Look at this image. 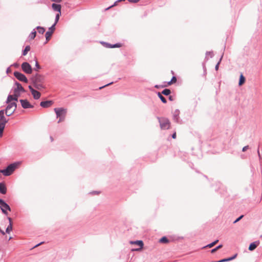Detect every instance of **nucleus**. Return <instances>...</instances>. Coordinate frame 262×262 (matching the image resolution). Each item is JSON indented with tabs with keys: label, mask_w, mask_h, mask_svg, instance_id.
Here are the masks:
<instances>
[{
	"label": "nucleus",
	"mask_w": 262,
	"mask_h": 262,
	"mask_svg": "<svg viewBox=\"0 0 262 262\" xmlns=\"http://www.w3.org/2000/svg\"><path fill=\"white\" fill-rule=\"evenodd\" d=\"M60 16H61V13H58L57 14H56V16H55V18L54 23L52 25H54V26H56V25L57 24V23L59 21V17H60Z\"/></svg>",
	"instance_id": "33"
},
{
	"label": "nucleus",
	"mask_w": 262,
	"mask_h": 262,
	"mask_svg": "<svg viewBox=\"0 0 262 262\" xmlns=\"http://www.w3.org/2000/svg\"><path fill=\"white\" fill-rule=\"evenodd\" d=\"M7 220L9 221V224H10V223L11 224H12V219L9 217V216H7Z\"/></svg>",
	"instance_id": "46"
},
{
	"label": "nucleus",
	"mask_w": 262,
	"mask_h": 262,
	"mask_svg": "<svg viewBox=\"0 0 262 262\" xmlns=\"http://www.w3.org/2000/svg\"><path fill=\"white\" fill-rule=\"evenodd\" d=\"M177 80V77L175 76H173L170 80V83H174Z\"/></svg>",
	"instance_id": "39"
},
{
	"label": "nucleus",
	"mask_w": 262,
	"mask_h": 262,
	"mask_svg": "<svg viewBox=\"0 0 262 262\" xmlns=\"http://www.w3.org/2000/svg\"><path fill=\"white\" fill-rule=\"evenodd\" d=\"M14 76L15 77L18 79V80L25 82L28 83V80L26 76L23 73L18 72V71H15L13 73Z\"/></svg>",
	"instance_id": "8"
},
{
	"label": "nucleus",
	"mask_w": 262,
	"mask_h": 262,
	"mask_svg": "<svg viewBox=\"0 0 262 262\" xmlns=\"http://www.w3.org/2000/svg\"><path fill=\"white\" fill-rule=\"evenodd\" d=\"M35 29H36V30H37L38 32L41 34H43L46 31L45 28L44 27H41V26H37L35 28Z\"/></svg>",
	"instance_id": "26"
},
{
	"label": "nucleus",
	"mask_w": 262,
	"mask_h": 262,
	"mask_svg": "<svg viewBox=\"0 0 262 262\" xmlns=\"http://www.w3.org/2000/svg\"><path fill=\"white\" fill-rule=\"evenodd\" d=\"M4 123H1L0 124V137H2L3 136L4 130L5 127V125H4Z\"/></svg>",
	"instance_id": "30"
},
{
	"label": "nucleus",
	"mask_w": 262,
	"mask_h": 262,
	"mask_svg": "<svg viewBox=\"0 0 262 262\" xmlns=\"http://www.w3.org/2000/svg\"><path fill=\"white\" fill-rule=\"evenodd\" d=\"M11 238H12V237H10L9 239L10 240Z\"/></svg>",
	"instance_id": "59"
},
{
	"label": "nucleus",
	"mask_w": 262,
	"mask_h": 262,
	"mask_svg": "<svg viewBox=\"0 0 262 262\" xmlns=\"http://www.w3.org/2000/svg\"><path fill=\"white\" fill-rule=\"evenodd\" d=\"M257 154H258V156L259 159H261V156H260V152H259V147L257 149Z\"/></svg>",
	"instance_id": "51"
},
{
	"label": "nucleus",
	"mask_w": 262,
	"mask_h": 262,
	"mask_svg": "<svg viewBox=\"0 0 262 262\" xmlns=\"http://www.w3.org/2000/svg\"><path fill=\"white\" fill-rule=\"evenodd\" d=\"M171 74H174V72L172 71H171Z\"/></svg>",
	"instance_id": "58"
},
{
	"label": "nucleus",
	"mask_w": 262,
	"mask_h": 262,
	"mask_svg": "<svg viewBox=\"0 0 262 262\" xmlns=\"http://www.w3.org/2000/svg\"><path fill=\"white\" fill-rule=\"evenodd\" d=\"M237 254L236 253L231 257L223 258L217 261H213L212 262H227L233 260L237 257Z\"/></svg>",
	"instance_id": "18"
},
{
	"label": "nucleus",
	"mask_w": 262,
	"mask_h": 262,
	"mask_svg": "<svg viewBox=\"0 0 262 262\" xmlns=\"http://www.w3.org/2000/svg\"><path fill=\"white\" fill-rule=\"evenodd\" d=\"M12 95H13V101H17L18 98L20 96V94L14 91V94Z\"/></svg>",
	"instance_id": "31"
},
{
	"label": "nucleus",
	"mask_w": 262,
	"mask_h": 262,
	"mask_svg": "<svg viewBox=\"0 0 262 262\" xmlns=\"http://www.w3.org/2000/svg\"><path fill=\"white\" fill-rule=\"evenodd\" d=\"M52 9L58 13H61V6L60 4L53 3L51 5Z\"/></svg>",
	"instance_id": "19"
},
{
	"label": "nucleus",
	"mask_w": 262,
	"mask_h": 262,
	"mask_svg": "<svg viewBox=\"0 0 262 262\" xmlns=\"http://www.w3.org/2000/svg\"><path fill=\"white\" fill-rule=\"evenodd\" d=\"M56 117L59 118L58 123L63 121L67 113V109L63 107H56L54 109Z\"/></svg>",
	"instance_id": "2"
},
{
	"label": "nucleus",
	"mask_w": 262,
	"mask_h": 262,
	"mask_svg": "<svg viewBox=\"0 0 262 262\" xmlns=\"http://www.w3.org/2000/svg\"><path fill=\"white\" fill-rule=\"evenodd\" d=\"M43 243H44L43 242H40V243L36 245L34 247H37L39 246V245H41L42 244H43Z\"/></svg>",
	"instance_id": "54"
},
{
	"label": "nucleus",
	"mask_w": 262,
	"mask_h": 262,
	"mask_svg": "<svg viewBox=\"0 0 262 262\" xmlns=\"http://www.w3.org/2000/svg\"><path fill=\"white\" fill-rule=\"evenodd\" d=\"M14 84L15 85H16V87L13 88V91L16 92L20 94V93L26 92V90L24 89V88L23 87V86L20 83H19L17 81H15Z\"/></svg>",
	"instance_id": "11"
},
{
	"label": "nucleus",
	"mask_w": 262,
	"mask_h": 262,
	"mask_svg": "<svg viewBox=\"0 0 262 262\" xmlns=\"http://www.w3.org/2000/svg\"><path fill=\"white\" fill-rule=\"evenodd\" d=\"M180 112L179 110L176 109L172 116L173 120L177 123H180L181 122V120L180 119L179 114Z\"/></svg>",
	"instance_id": "14"
},
{
	"label": "nucleus",
	"mask_w": 262,
	"mask_h": 262,
	"mask_svg": "<svg viewBox=\"0 0 262 262\" xmlns=\"http://www.w3.org/2000/svg\"><path fill=\"white\" fill-rule=\"evenodd\" d=\"M0 209L1 210L3 214L5 215H8V211H11L10 206L2 199L0 200Z\"/></svg>",
	"instance_id": "4"
},
{
	"label": "nucleus",
	"mask_w": 262,
	"mask_h": 262,
	"mask_svg": "<svg viewBox=\"0 0 262 262\" xmlns=\"http://www.w3.org/2000/svg\"><path fill=\"white\" fill-rule=\"evenodd\" d=\"M176 133L174 132L173 133L172 135H171V137L173 138V139H176Z\"/></svg>",
	"instance_id": "49"
},
{
	"label": "nucleus",
	"mask_w": 262,
	"mask_h": 262,
	"mask_svg": "<svg viewBox=\"0 0 262 262\" xmlns=\"http://www.w3.org/2000/svg\"><path fill=\"white\" fill-rule=\"evenodd\" d=\"M157 95H158V97L160 99V100H161V101L163 103H167L166 99L162 95L163 94L162 93H161L160 92H158L157 93Z\"/></svg>",
	"instance_id": "22"
},
{
	"label": "nucleus",
	"mask_w": 262,
	"mask_h": 262,
	"mask_svg": "<svg viewBox=\"0 0 262 262\" xmlns=\"http://www.w3.org/2000/svg\"><path fill=\"white\" fill-rule=\"evenodd\" d=\"M1 200V199H0V200Z\"/></svg>",
	"instance_id": "61"
},
{
	"label": "nucleus",
	"mask_w": 262,
	"mask_h": 262,
	"mask_svg": "<svg viewBox=\"0 0 262 262\" xmlns=\"http://www.w3.org/2000/svg\"><path fill=\"white\" fill-rule=\"evenodd\" d=\"M50 139H51V142H52L53 141V138L52 136H50Z\"/></svg>",
	"instance_id": "56"
},
{
	"label": "nucleus",
	"mask_w": 262,
	"mask_h": 262,
	"mask_svg": "<svg viewBox=\"0 0 262 262\" xmlns=\"http://www.w3.org/2000/svg\"><path fill=\"white\" fill-rule=\"evenodd\" d=\"M130 3H136L139 1V0H128Z\"/></svg>",
	"instance_id": "48"
},
{
	"label": "nucleus",
	"mask_w": 262,
	"mask_h": 262,
	"mask_svg": "<svg viewBox=\"0 0 262 262\" xmlns=\"http://www.w3.org/2000/svg\"><path fill=\"white\" fill-rule=\"evenodd\" d=\"M210 55V58H212L213 57V53L212 51H207L206 52V57L205 58V61H207L208 60V58L207 57V56L208 55Z\"/></svg>",
	"instance_id": "34"
},
{
	"label": "nucleus",
	"mask_w": 262,
	"mask_h": 262,
	"mask_svg": "<svg viewBox=\"0 0 262 262\" xmlns=\"http://www.w3.org/2000/svg\"><path fill=\"white\" fill-rule=\"evenodd\" d=\"M12 66H13L15 68H18L19 67V64L17 62H15L13 64L11 65V67H12Z\"/></svg>",
	"instance_id": "45"
},
{
	"label": "nucleus",
	"mask_w": 262,
	"mask_h": 262,
	"mask_svg": "<svg viewBox=\"0 0 262 262\" xmlns=\"http://www.w3.org/2000/svg\"><path fill=\"white\" fill-rule=\"evenodd\" d=\"M52 100H46L40 102V105L43 108H48L53 104Z\"/></svg>",
	"instance_id": "15"
},
{
	"label": "nucleus",
	"mask_w": 262,
	"mask_h": 262,
	"mask_svg": "<svg viewBox=\"0 0 262 262\" xmlns=\"http://www.w3.org/2000/svg\"><path fill=\"white\" fill-rule=\"evenodd\" d=\"M52 2H54L55 3H60L62 0H51Z\"/></svg>",
	"instance_id": "52"
},
{
	"label": "nucleus",
	"mask_w": 262,
	"mask_h": 262,
	"mask_svg": "<svg viewBox=\"0 0 262 262\" xmlns=\"http://www.w3.org/2000/svg\"><path fill=\"white\" fill-rule=\"evenodd\" d=\"M249 148V146L248 145H246L244 147H243V149H242V151L243 152H245Z\"/></svg>",
	"instance_id": "44"
},
{
	"label": "nucleus",
	"mask_w": 262,
	"mask_h": 262,
	"mask_svg": "<svg viewBox=\"0 0 262 262\" xmlns=\"http://www.w3.org/2000/svg\"><path fill=\"white\" fill-rule=\"evenodd\" d=\"M7 187L5 182L0 183V193L5 194L7 193Z\"/></svg>",
	"instance_id": "20"
},
{
	"label": "nucleus",
	"mask_w": 262,
	"mask_h": 262,
	"mask_svg": "<svg viewBox=\"0 0 262 262\" xmlns=\"http://www.w3.org/2000/svg\"><path fill=\"white\" fill-rule=\"evenodd\" d=\"M259 241H256L250 244L248 248L249 251H252L254 250L259 245Z\"/></svg>",
	"instance_id": "16"
},
{
	"label": "nucleus",
	"mask_w": 262,
	"mask_h": 262,
	"mask_svg": "<svg viewBox=\"0 0 262 262\" xmlns=\"http://www.w3.org/2000/svg\"><path fill=\"white\" fill-rule=\"evenodd\" d=\"M261 240H262V236H261Z\"/></svg>",
	"instance_id": "60"
},
{
	"label": "nucleus",
	"mask_w": 262,
	"mask_h": 262,
	"mask_svg": "<svg viewBox=\"0 0 262 262\" xmlns=\"http://www.w3.org/2000/svg\"><path fill=\"white\" fill-rule=\"evenodd\" d=\"M19 163V162L11 163L8 165L5 169H1L0 173H3L4 176H9L17 168Z\"/></svg>",
	"instance_id": "1"
},
{
	"label": "nucleus",
	"mask_w": 262,
	"mask_h": 262,
	"mask_svg": "<svg viewBox=\"0 0 262 262\" xmlns=\"http://www.w3.org/2000/svg\"><path fill=\"white\" fill-rule=\"evenodd\" d=\"M21 69L25 73L30 74L32 73L33 69L28 62H24L21 65Z\"/></svg>",
	"instance_id": "6"
},
{
	"label": "nucleus",
	"mask_w": 262,
	"mask_h": 262,
	"mask_svg": "<svg viewBox=\"0 0 262 262\" xmlns=\"http://www.w3.org/2000/svg\"><path fill=\"white\" fill-rule=\"evenodd\" d=\"M203 69H204V72H206V70L204 66H203Z\"/></svg>",
	"instance_id": "57"
},
{
	"label": "nucleus",
	"mask_w": 262,
	"mask_h": 262,
	"mask_svg": "<svg viewBox=\"0 0 262 262\" xmlns=\"http://www.w3.org/2000/svg\"><path fill=\"white\" fill-rule=\"evenodd\" d=\"M132 244H136L140 247L139 248L136 249L135 250L136 251H139L141 249V248H142L144 246V243L141 240H137L135 241H130V242Z\"/></svg>",
	"instance_id": "17"
},
{
	"label": "nucleus",
	"mask_w": 262,
	"mask_h": 262,
	"mask_svg": "<svg viewBox=\"0 0 262 262\" xmlns=\"http://www.w3.org/2000/svg\"><path fill=\"white\" fill-rule=\"evenodd\" d=\"M100 193V192L98 191H92L90 192L89 193L92 195H96L99 194Z\"/></svg>",
	"instance_id": "41"
},
{
	"label": "nucleus",
	"mask_w": 262,
	"mask_h": 262,
	"mask_svg": "<svg viewBox=\"0 0 262 262\" xmlns=\"http://www.w3.org/2000/svg\"><path fill=\"white\" fill-rule=\"evenodd\" d=\"M5 110V114L7 116H11L16 111L17 104L15 102H12L8 103Z\"/></svg>",
	"instance_id": "3"
},
{
	"label": "nucleus",
	"mask_w": 262,
	"mask_h": 262,
	"mask_svg": "<svg viewBox=\"0 0 262 262\" xmlns=\"http://www.w3.org/2000/svg\"><path fill=\"white\" fill-rule=\"evenodd\" d=\"M101 44L104 47L106 48H120L122 47V43L120 42H117L114 44H111L105 41H101Z\"/></svg>",
	"instance_id": "10"
},
{
	"label": "nucleus",
	"mask_w": 262,
	"mask_h": 262,
	"mask_svg": "<svg viewBox=\"0 0 262 262\" xmlns=\"http://www.w3.org/2000/svg\"><path fill=\"white\" fill-rule=\"evenodd\" d=\"M113 83H114V82H110V83H107V84H105V85H103V86H100V87L99 88V89H102V88H104V87H105V86H106L110 85H111V84H113Z\"/></svg>",
	"instance_id": "43"
},
{
	"label": "nucleus",
	"mask_w": 262,
	"mask_h": 262,
	"mask_svg": "<svg viewBox=\"0 0 262 262\" xmlns=\"http://www.w3.org/2000/svg\"><path fill=\"white\" fill-rule=\"evenodd\" d=\"M28 88L33 96V98L35 100L39 99L41 96L40 93L38 91L34 90L31 85H29Z\"/></svg>",
	"instance_id": "13"
},
{
	"label": "nucleus",
	"mask_w": 262,
	"mask_h": 262,
	"mask_svg": "<svg viewBox=\"0 0 262 262\" xmlns=\"http://www.w3.org/2000/svg\"><path fill=\"white\" fill-rule=\"evenodd\" d=\"M6 72L7 73H10L11 72V70L10 69V67H8L7 70H6Z\"/></svg>",
	"instance_id": "50"
},
{
	"label": "nucleus",
	"mask_w": 262,
	"mask_h": 262,
	"mask_svg": "<svg viewBox=\"0 0 262 262\" xmlns=\"http://www.w3.org/2000/svg\"><path fill=\"white\" fill-rule=\"evenodd\" d=\"M41 69V67L38 63V62L35 59V68H34V70L38 71V70Z\"/></svg>",
	"instance_id": "37"
},
{
	"label": "nucleus",
	"mask_w": 262,
	"mask_h": 262,
	"mask_svg": "<svg viewBox=\"0 0 262 262\" xmlns=\"http://www.w3.org/2000/svg\"><path fill=\"white\" fill-rule=\"evenodd\" d=\"M30 49L31 48L30 46H26L25 49L22 51L21 55L23 56H26L28 54V52L30 50Z\"/></svg>",
	"instance_id": "25"
},
{
	"label": "nucleus",
	"mask_w": 262,
	"mask_h": 262,
	"mask_svg": "<svg viewBox=\"0 0 262 262\" xmlns=\"http://www.w3.org/2000/svg\"><path fill=\"white\" fill-rule=\"evenodd\" d=\"M164 83H166V85H167V86L170 85H171L172 84V83H170V81H168V82H166L165 81V82H164Z\"/></svg>",
	"instance_id": "53"
},
{
	"label": "nucleus",
	"mask_w": 262,
	"mask_h": 262,
	"mask_svg": "<svg viewBox=\"0 0 262 262\" xmlns=\"http://www.w3.org/2000/svg\"><path fill=\"white\" fill-rule=\"evenodd\" d=\"M13 229V226L12 224L10 223V224H9L7 227L6 228L5 234L6 233H10V232Z\"/></svg>",
	"instance_id": "32"
},
{
	"label": "nucleus",
	"mask_w": 262,
	"mask_h": 262,
	"mask_svg": "<svg viewBox=\"0 0 262 262\" xmlns=\"http://www.w3.org/2000/svg\"><path fill=\"white\" fill-rule=\"evenodd\" d=\"M160 93L165 96H169L171 94V91L169 89H165Z\"/></svg>",
	"instance_id": "28"
},
{
	"label": "nucleus",
	"mask_w": 262,
	"mask_h": 262,
	"mask_svg": "<svg viewBox=\"0 0 262 262\" xmlns=\"http://www.w3.org/2000/svg\"><path fill=\"white\" fill-rule=\"evenodd\" d=\"M244 215H240L239 217H238L234 222H233V224H235L236 223H237L238 222H239L241 219H243V217H244Z\"/></svg>",
	"instance_id": "40"
},
{
	"label": "nucleus",
	"mask_w": 262,
	"mask_h": 262,
	"mask_svg": "<svg viewBox=\"0 0 262 262\" xmlns=\"http://www.w3.org/2000/svg\"><path fill=\"white\" fill-rule=\"evenodd\" d=\"M222 58H223V55H222V56L221 57V58H220V60L219 61L217 62V63H216V64L215 65V70L216 71H217L218 69H219V65L221 62V60L222 59Z\"/></svg>",
	"instance_id": "38"
},
{
	"label": "nucleus",
	"mask_w": 262,
	"mask_h": 262,
	"mask_svg": "<svg viewBox=\"0 0 262 262\" xmlns=\"http://www.w3.org/2000/svg\"><path fill=\"white\" fill-rule=\"evenodd\" d=\"M36 29L34 28L33 29V30L31 31V32L29 34V38L30 39H34L35 38V37H36Z\"/></svg>",
	"instance_id": "24"
},
{
	"label": "nucleus",
	"mask_w": 262,
	"mask_h": 262,
	"mask_svg": "<svg viewBox=\"0 0 262 262\" xmlns=\"http://www.w3.org/2000/svg\"><path fill=\"white\" fill-rule=\"evenodd\" d=\"M33 86L37 90H41L45 88L42 83L32 84Z\"/></svg>",
	"instance_id": "21"
},
{
	"label": "nucleus",
	"mask_w": 262,
	"mask_h": 262,
	"mask_svg": "<svg viewBox=\"0 0 262 262\" xmlns=\"http://www.w3.org/2000/svg\"><path fill=\"white\" fill-rule=\"evenodd\" d=\"M158 119L160 123V127L162 129H168L169 128L170 122L168 119H160L159 117H158Z\"/></svg>",
	"instance_id": "7"
},
{
	"label": "nucleus",
	"mask_w": 262,
	"mask_h": 262,
	"mask_svg": "<svg viewBox=\"0 0 262 262\" xmlns=\"http://www.w3.org/2000/svg\"><path fill=\"white\" fill-rule=\"evenodd\" d=\"M165 86H167V85H158V84H156V85H155V88H156L157 89H159V88H164V87H165Z\"/></svg>",
	"instance_id": "42"
},
{
	"label": "nucleus",
	"mask_w": 262,
	"mask_h": 262,
	"mask_svg": "<svg viewBox=\"0 0 262 262\" xmlns=\"http://www.w3.org/2000/svg\"><path fill=\"white\" fill-rule=\"evenodd\" d=\"M12 101H13V95H9L7 97V100L6 101V103H9L11 102Z\"/></svg>",
	"instance_id": "36"
},
{
	"label": "nucleus",
	"mask_w": 262,
	"mask_h": 262,
	"mask_svg": "<svg viewBox=\"0 0 262 262\" xmlns=\"http://www.w3.org/2000/svg\"><path fill=\"white\" fill-rule=\"evenodd\" d=\"M159 242L161 243L166 244L169 242V239L167 238L166 236H164L160 239Z\"/></svg>",
	"instance_id": "29"
},
{
	"label": "nucleus",
	"mask_w": 262,
	"mask_h": 262,
	"mask_svg": "<svg viewBox=\"0 0 262 262\" xmlns=\"http://www.w3.org/2000/svg\"><path fill=\"white\" fill-rule=\"evenodd\" d=\"M218 242H219V240L218 239H216L214 241H213V242H212V243L207 245L206 246L203 247V248L204 249V248H211L213 246H214Z\"/></svg>",
	"instance_id": "27"
},
{
	"label": "nucleus",
	"mask_w": 262,
	"mask_h": 262,
	"mask_svg": "<svg viewBox=\"0 0 262 262\" xmlns=\"http://www.w3.org/2000/svg\"><path fill=\"white\" fill-rule=\"evenodd\" d=\"M222 247H223V245L222 244H220V245H218L217 246H216V247H215L214 248L211 249V253H214L217 250H218L219 249H220V248H221Z\"/></svg>",
	"instance_id": "35"
},
{
	"label": "nucleus",
	"mask_w": 262,
	"mask_h": 262,
	"mask_svg": "<svg viewBox=\"0 0 262 262\" xmlns=\"http://www.w3.org/2000/svg\"><path fill=\"white\" fill-rule=\"evenodd\" d=\"M30 80L32 84L42 83L44 77L42 75L36 73L32 76Z\"/></svg>",
	"instance_id": "5"
},
{
	"label": "nucleus",
	"mask_w": 262,
	"mask_h": 262,
	"mask_svg": "<svg viewBox=\"0 0 262 262\" xmlns=\"http://www.w3.org/2000/svg\"><path fill=\"white\" fill-rule=\"evenodd\" d=\"M19 102L22 107L24 109L33 108L34 107L27 99H20Z\"/></svg>",
	"instance_id": "12"
},
{
	"label": "nucleus",
	"mask_w": 262,
	"mask_h": 262,
	"mask_svg": "<svg viewBox=\"0 0 262 262\" xmlns=\"http://www.w3.org/2000/svg\"><path fill=\"white\" fill-rule=\"evenodd\" d=\"M168 99L170 101H172L174 100V98H173V96H171V95H169Z\"/></svg>",
	"instance_id": "47"
},
{
	"label": "nucleus",
	"mask_w": 262,
	"mask_h": 262,
	"mask_svg": "<svg viewBox=\"0 0 262 262\" xmlns=\"http://www.w3.org/2000/svg\"><path fill=\"white\" fill-rule=\"evenodd\" d=\"M192 166H193V164L192 163H191L189 164V166H190L191 168H193Z\"/></svg>",
	"instance_id": "55"
},
{
	"label": "nucleus",
	"mask_w": 262,
	"mask_h": 262,
	"mask_svg": "<svg viewBox=\"0 0 262 262\" xmlns=\"http://www.w3.org/2000/svg\"><path fill=\"white\" fill-rule=\"evenodd\" d=\"M55 30V26L54 25H52L50 28H49L48 31H47L45 33V37L46 39V41L45 43H47L51 38V36Z\"/></svg>",
	"instance_id": "9"
},
{
	"label": "nucleus",
	"mask_w": 262,
	"mask_h": 262,
	"mask_svg": "<svg viewBox=\"0 0 262 262\" xmlns=\"http://www.w3.org/2000/svg\"><path fill=\"white\" fill-rule=\"evenodd\" d=\"M246 79L245 77L244 76L243 74H241L239 76V81H238V85L239 86L242 85L245 82Z\"/></svg>",
	"instance_id": "23"
}]
</instances>
